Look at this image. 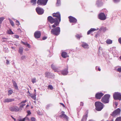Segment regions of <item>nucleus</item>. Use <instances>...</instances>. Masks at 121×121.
<instances>
[{"label":"nucleus","mask_w":121,"mask_h":121,"mask_svg":"<svg viewBox=\"0 0 121 121\" xmlns=\"http://www.w3.org/2000/svg\"><path fill=\"white\" fill-rule=\"evenodd\" d=\"M7 33L8 34L10 35H12L14 34L11 30H8Z\"/></svg>","instance_id":"2f4dec72"},{"label":"nucleus","mask_w":121,"mask_h":121,"mask_svg":"<svg viewBox=\"0 0 121 121\" xmlns=\"http://www.w3.org/2000/svg\"><path fill=\"white\" fill-rule=\"evenodd\" d=\"M99 19L102 20H105L106 19V17L105 14L103 13H100L98 15Z\"/></svg>","instance_id":"9b49d317"},{"label":"nucleus","mask_w":121,"mask_h":121,"mask_svg":"<svg viewBox=\"0 0 121 121\" xmlns=\"http://www.w3.org/2000/svg\"><path fill=\"white\" fill-rule=\"evenodd\" d=\"M14 37L15 38L18 39L19 38V36L17 35H14Z\"/></svg>","instance_id":"864d4df0"},{"label":"nucleus","mask_w":121,"mask_h":121,"mask_svg":"<svg viewBox=\"0 0 121 121\" xmlns=\"http://www.w3.org/2000/svg\"><path fill=\"white\" fill-rule=\"evenodd\" d=\"M96 30H97L95 28H91L90 29V30L88 31L87 33V34L89 35L90 34V33H91L92 31H95Z\"/></svg>","instance_id":"4be33fe9"},{"label":"nucleus","mask_w":121,"mask_h":121,"mask_svg":"<svg viewBox=\"0 0 121 121\" xmlns=\"http://www.w3.org/2000/svg\"><path fill=\"white\" fill-rule=\"evenodd\" d=\"M29 106V105L28 104H27L26 106V108H27Z\"/></svg>","instance_id":"680f3d73"},{"label":"nucleus","mask_w":121,"mask_h":121,"mask_svg":"<svg viewBox=\"0 0 121 121\" xmlns=\"http://www.w3.org/2000/svg\"><path fill=\"white\" fill-rule=\"evenodd\" d=\"M80 105L81 106H83V102H81L80 103Z\"/></svg>","instance_id":"4d7b16f0"},{"label":"nucleus","mask_w":121,"mask_h":121,"mask_svg":"<svg viewBox=\"0 0 121 121\" xmlns=\"http://www.w3.org/2000/svg\"><path fill=\"white\" fill-rule=\"evenodd\" d=\"M87 117L88 115L87 114H86L84 115L81 120V121H86Z\"/></svg>","instance_id":"412c9836"},{"label":"nucleus","mask_w":121,"mask_h":121,"mask_svg":"<svg viewBox=\"0 0 121 121\" xmlns=\"http://www.w3.org/2000/svg\"><path fill=\"white\" fill-rule=\"evenodd\" d=\"M41 35V33L39 31H37L34 33L35 38L36 39L39 38Z\"/></svg>","instance_id":"f8f14e48"},{"label":"nucleus","mask_w":121,"mask_h":121,"mask_svg":"<svg viewBox=\"0 0 121 121\" xmlns=\"http://www.w3.org/2000/svg\"><path fill=\"white\" fill-rule=\"evenodd\" d=\"M16 24L18 26H19L20 25V23L18 21L16 20Z\"/></svg>","instance_id":"a18cd8bd"},{"label":"nucleus","mask_w":121,"mask_h":121,"mask_svg":"<svg viewBox=\"0 0 121 121\" xmlns=\"http://www.w3.org/2000/svg\"><path fill=\"white\" fill-rule=\"evenodd\" d=\"M117 71L120 72H121V67H118L117 69Z\"/></svg>","instance_id":"ea45409f"},{"label":"nucleus","mask_w":121,"mask_h":121,"mask_svg":"<svg viewBox=\"0 0 121 121\" xmlns=\"http://www.w3.org/2000/svg\"><path fill=\"white\" fill-rule=\"evenodd\" d=\"M29 95L33 99L35 100L36 99V95L35 94V93L34 94H33L31 93H30Z\"/></svg>","instance_id":"5701e85b"},{"label":"nucleus","mask_w":121,"mask_h":121,"mask_svg":"<svg viewBox=\"0 0 121 121\" xmlns=\"http://www.w3.org/2000/svg\"><path fill=\"white\" fill-rule=\"evenodd\" d=\"M45 77L48 78H52L54 75L52 73L48 72H47L45 73Z\"/></svg>","instance_id":"4468645a"},{"label":"nucleus","mask_w":121,"mask_h":121,"mask_svg":"<svg viewBox=\"0 0 121 121\" xmlns=\"http://www.w3.org/2000/svg\"><path fill=\"white\" fill-rule=\"evenodd\" d=\"M11 117L14 120V121H16V119H15L12 116H11Z\"/></svg>","instance_id":"13d9d810"},{"label":"nucleus","mask_w":121,"mask_h":121,"mask_svg":"<svg viewBox=\"0 0 121 121\" xmlns=\"http://www.w3.org/2000/svg\"><path fill=\"white\" fill-rule=\"evenodd\" d=\"M115 105L116 106H117L118 105V104L117 103H115Z\"/></svg>","instance_id":"e2e57ef3"},{"label":"nucleus","mask_w":121,"mask_h":121,"mask_svg":"<svg viewBox=\"0 0 121 121\" xmlns=\"http://www.w3.org/2000/svg\"><path fill=\"white\" fill-rule=\"evenodd\" d=\"M96 110L98 111H101L103 108L104 104L99 102H96L95 103Z\"/></svg>","instance_id":"7ed1b4c3"},{"label":"nucleus","mask_w":121,"mask_h":121,"mask_svg":"<svg viewBox=\"0 0 121 121\" xmlns=\"http://www.w3.org/2000/svg\"><path fill=\"white\" fill-rule=\"evenodd\" d=\"M6 64L7 65H9V60L7 59L6 60Z\"/></svg>","instance_id":"603ef678"},{"label":"nucleus","mask_w":121,"mask_h":121,"mask_svg":"<svg viewBox=\"0 0 121 121\" xmlns=\"http://www.w3.org/2000/svg\"><path fill=\"white\" fill-rule=\"evenodd\" d=\"M23 118L22 119H20L19 120V121H23Z\"/></svg>","instance_id":"052dcab7"},{"label":"nucleus","mask_w":121,"mask_h":121,"mask_svg":"<svg viewBox=\"0 0 121 121\" xmlns=\"http://www.w3.org/2000/svg\"><path fill=\"white\" fill-rule=\"evenodd\" d=\"M100 30L103 31H105L107 30V28L105 27H102L100 29Z\"/></svg>","instance_id":"72a5a7b5"},{"label":"nucleus","mask_w":121,"mask_h":121,"mask_svg":"<svg viewBox=\"0 0 121 121\" xmlns=\"http://www.w3.org/2000/svg\"><path fill=\"white\" fill-rule=\"evenodd\" d=\"M36 0H31L30 3H32L33 5H35L36 3Z\"/></svg>","instance_id":"7c9ffc66"},{"label":"nucleus","mask_w":121,"mask_h":121,"mask_svg":"<svg viewBox=\"0 0 121 121\" xmlns=\"http://www.w3.org/2000/svg\"><path fill=\"white\" fill-rule=\"evenodd\" d=\"M52 104H49L47 105L46 106V108H48L52 106Z\"/></svg>","instance_id":"4c0bfd02"},{"label":"nucleus","mask_w":121,"mask_h":121,"mask_svg":"<svg viewBox=\"0 0 121 121\" xmlns=\"http://www.w3.org/2000/svg\"><path fill=\"white\" fill-rule=\"evenodd\" d=\"M26 57L25 56L22 55L21 57V59L22 60H24L26 59Z\"/></svg>","instance_id":"58836bf2"},{"label":"nucleus","mask_w":121,"mask_h":121,"mask_svg":"<svg viewBox=\"0 0 121 121\" xmlns=\"http://www.w3.org/2000/svg\"><path fill=\"white\" fill-rule=\"evenodd\" d=\"M112 121H113V120ZM115 121H121V117H117L115 120Z\"/></svg>","instance_id":"f704fd0d"},{"label":"nucleus","mask_w":121,"mask_h":121,"mask_svg":"<svg viewBox=\"0 0 121 121\" xmlns=\"http://www.w3.org/2000/svg\"><path fill=\"white\" fill-rule=\"evenodd\" d=\"M14 100V99L6 98L4 100V103H9L13 101Z\"/></svg>","instance_id":"f3484780"},{"label":"nucleus","mask_w":121,"mask_h":121,"mask_svg":"<svg viewBox=\"0 0 121 121\" xmlns=\"http://www.w3.org/2000/svg\"><path fill=\"white\" fill-rule=\"evenodd\" d=\"M36 10L37 13L39 15H42L44 12V10L43 9L39 7L36 8Z\"/></svg>","instance_id":"9d476101"},{"label":"nucleus","mask_w":121,"mask_h":121,"mask_svg":"<svg viewBox=\"0 0 121 121\" xmlns=\"http://www.w3.org/2000/svg\"><path fill=\"white\" fill-rule=\"evenodd\" d=\"M53 16L55 17L53 18L51 16H49L48 17V21L51 23H54L52 26V28L56 27L58 26L61 21L60 14L59 12L54 13L52 14Z\"/></svg>","instance_id":"f257e3e1"},{"label":"nucleus","mask_w":121,"mask_h":121,"mask_svg":"<svg viewBox=\"0 0 121 121\" xmlns=\"http://www.w3.org/2000/svg\"><path fill=\"white\" fill-rule=\"evenodd\" d=\"M23 50V48L22 47H20L19 48L18 52L21 55L22 54Z\"/></svg>","instance_id":"393cba45"},{"label":"nucleus","mask_w":121,"mask_h":121,"mask_svg":"<svg viewBox=\"0 0 121 121\" xmlns=\"http://www.w3.org/2000/svg\"><path fill=\"white\" fill-rule=\"evenodd\" d=\"M119 58H120V59L121 60V56L120 57H119Z\"/></svg>","instance_id":"338daca9"},{"label":"nucleus","mask_w":121,"mask_h":121,"mask_svg":"<svg viewBox=\"0 0 121 121\" xmlns=\"http://www.w3.org/2000/svg\"><path fill=\"white\" fill-rule=\"evenodd\" d=\"M118 41L119 43L121 44V38H120L118 39Z\"/></svg>","instance_id":"3c124183"},{"label":"nucleus","mask_w":121,"mask_h":121,"mask_svg":"<svg viewBox=\"0 0 121 121\" xmlns=\"http://www.w3.org/2000/svg\"><path fill=\"white\" fill-rule=\"evenodd\" d=\"M51 66L52 68L54 70L55 72H56L57 71V68L55 65H52Z\"/></svg>","instance_id":"b1692460"},{"label":"nucleus","mask_w":121,"mask_h":121,"mask_svg":"<svg viewBox=\"0 0 121 121\" xmlns=\"http://www.w3.org/2000/svg\"><path fill=\"white\" fill-rule=\"evenodd\" d=\"M110 95L109 94L105 95L102 98V102L104 103H107L109 102V99Z\"/></svg>","instance_id":"20e7f679"},{"label":"nucleus","mask_w":121,"mask_h":121,"mask_svg":"<svg viewBox=\"0 0 121 121\" xmlns=\"http://www.w3.org/2000/svg\"><path fill=\"white\" fill-rule=\"evenodd\" d=\"M120 109L118 108L113 112L112 115L113 116H115L119 114L120 113Z\"/></svg>","instance_id":"ddd939ff"},{"label":"nucleus","mask_w":121,"mask_h":121,"mask_svg":"<svg viewBox=\"0 0 121 121\" xmlns=\"http://www.w3.org/2000/svg\"><path fill=\"white\" fill-rule=\"evenodd\" d=\"M48 0H38L37 4L39 5L44 6L46 5Z\"/></svg>","instance_id":"423d86ee"},{"label":"nucleus","mask_w":121,"mask_h":121,"mask_svg":"<svg viewBox=\"0 0 121 121\" xmlns=\"http://www.w3.org/2000/svg\"><path fill=\"white\" fill-rule=\"evenodd\" d=\"M26 105V104H22L21 105L20 107H19V108H23L24 106L25 105Z\"/></svg>","instance_id":"c03bdc74"},{"label":"nucleus","mask_w":121,"mask_h":121,"mask_svg":"<svg viewBox=\"0 0 121 121\" xmlns=\"http://www.w3.org/2000/svg\"><path fill=\"white\" fill-rule=\"evenodd\" d=\"M68 68H67L63 70L58 71V73L60 75H66L68 73Z\"/></svg>","instance_id":"1a4fd4ad"},{"label":"nucleus","mask_w":121,"mask_h":121,"mask_svg":"<svg viewBox=\"0 0 121 121\" xmlns=\"http://www.w3.org/2000/svg\"><path fill=\"white\" fill-rule=\"evenodd\" d=\"M98 1L100 2L101 1V0H99L97 1L96 2V4H98Z\"/></svg>","instance_id":"bf43d9fd"},{"label":"nucleus","mask_w":121,"mask_h":121,"mask_svg":"<svg viewBox=\"0 0 121 121\" xmlns=\"http://www.w3.org/2000/svg\"><path fill=\"white\" fill-rule=\"evenodd\" d=\"M23 119H25V121H30V119L28 117H25L24 118H23Z\"/></svg>","instance_id":"79ce46f5"},{"label":"nucleus","mask_w":121,"mask_h":121,"mask_svg":"<svg viewBox=\"0 0 121 121\" xmlns=\"http://www.w3.org/2000/svg\"><path fill=\"white\" fill-rule=\"evenodd\" d=\"M60 114L59 116L60 118L63 119L67 120L68 117L65 114V112L64 111H62L60 112Z\"/></svg>","instance_id":"0eeeda50"},{"label":"nucleus","mask_w":121,"mask_h":121,"mask_svg":"<svg viewBox=\"0 0 121 121\" xmlns=\"http://www.w3.org/2000/svg\"><path fill=\"white\" fill-rule=\"evenodd\" d=\"M4 17H0V25L2 24V21L4 20Z\"/></svg>","instance_id":"473e14b6"},{"label":"nucleus","mask_w":121,"mask_h":121,"mask_svg":"<svg viewBox=\"0 0 121 121\" xmlns=\"http://www.w3.org/2000/svg\"><path fill=\"white\" fill-rule=\"evenodd\" d=\"M31 120L32 121H36L35 118L34 117H31Z\"/></svg>","instance_id":"49530a36"},{"label":"nucleus","mask_w":121,"mask_h":121,"mask_svg":"<svg viewBox=\"0 0 121 121\" xmlns=\"http://www.w3.org/2000/svg\"><path fill=\"white\" fill-rule=\"evenodd\" d=\"M22 44L26 46H27L28 48H30V46L29 44H28L27 42H24L23 41H22Z\"/></svg>","instance_id":"a878e982"},{"label":"nucleus","mask_w":121,"mask_h":121,"mask_svg":"<svg viewBox=\"0 0 121 121\" xmlns=\"http://www.w3.org/2000/svg\"><path fill=\"white\" fill-rule=\"evenodd\" d=\"M31 82L33 83H34L36 82V78H34L32 79Z\"/></svg>","instance_id":"e433bc0d"},{"label":"nucleus","mask_w":121,"mask_h":121,"mask_svg":"<svg viewBox=\"0 0 121 121\" xmlns=\"http://www.w3.org/2000/svg\"><path fill=\"white\" fill-rule=\"evenodd\" d=\"M8 19L11 25L12 26H14V24L13 22L10 18H9Z\"/></svg>","instance_id":"cd10ccee"},{"label":"nucleus","mask_w":121,"mask_h":121,"mask_svg":"<svg viewBox=\"0 0 121 121\" xmlns=\"http://www.w3.org/2000/svg\"><path fill=\"white\" fill-rule=\"evenodd\" d=\"M27 101V100H25L22 101V102H21L20 103V104H24L26 103Z\"/></svg>","instance_id":"37998d69"},{"label":"nucleus","mask_w":121,"mask_h":121,"mask_svg":"<svg viewBox=\"0 0 121 121\" xmlns=\"http://www.w3.org/2000/svg\"><path fill=\"white\" fill-rule=\"evenodd\" d=\"M61 5L60 0H57L56 5L57 6H59Z\"/></svg>","instance_id":"c85d7f7f"},{"label":"nucleus","mask_w":121,"mask_h":121,"mask_svg":"<svg viewBox=\"0 0 121 121\" xmlns=\"http://www.w3.org/2000/svg\"><path fill=\"white\" fill-rule=\"evenodd\" d=\"M13 92V91L12 90H9L8 91V95H10Z\"/></svg>","instance_id":"c9c22d12"},{"label":"nucleus","mask_w":121,"mask_h":121,"mask_svg":"<svg viewBox=\"0 0 121 121\" xmlns=\"http://www.w3.org/2000/svg\"><path fill=\"white\" fill-rule=\"evenodd\" d=\"M12 82H13V86L14 87L15 89L17 90H18V88L17 86V83L15 82L14 80H12Z\"/></svg>","instance_id":"6ab92c4d"},{"label":"nucleus","mask_w":121,"mask_h":121,"mask_svg":"<svg viewBox=\"0 0 121 121\" xmlns=\"http://www.w3.org/2000/svg\"><path fill=\"white\" fill-rule=\"evenodd\" d=\"M9 110L12 112H17L19 110V108L17 106H13L9 108Z\"/></svg>","instance_id":"6e6552de"},{"label":"nucleus","mask_w":121,"mask_h":121,"mask_svg":"<svg viewBox=\"0 0 121 121\" xmlns=\"http://www.w3.org/2000/svg\"><path fill=\"white\" fill-rule=\"evenodd\" d=\"M27 113H28V114L27 115V116H28L29 115H30L31 114V112L29 110H28L27 111Z\"/></svg>","instance_id":"de8ad7c7"},{"label":"nucleus","mask_w":121,"mask_h":121,"mask_svg":"<svg viewBox=\"0 0 121 121\" xmlns=\"http://www.w3.org/2000/svg\"><path fill=\"white\" fill-rule=\"evenodd\" d=\"M106 43L108 44H111L112 43V41L109 39H107L106 41Z\"/></svg>","instance_id":"bb28decb"},{"label":"nucleus","mask_w":121,"mask_h":121,"mask_svg":"<svg viewBox=\"0 0 121 121\" xmlns=\"http://www.w3.org/2000/svg\"><path fill=\"white\" fill-rule=\"evenodd\" d=\"M47 37H46L44 36L43 37V38H42V39L43 40H45L46 39H47Z\"/></svg>","instance_id":"6e6d98bb"},{"label":"nucleus","mask_w":121,"mask_h":121,"mask_svg":"<svg viewBox=\"0 0 121 121\" xmlns=\"http://www.w3.org/2000/svg\"><path fill=\"white\" fill-rule=\"evenodd\" d=\"M48 88L50 89L51 90H52L53 89V87L52 85H49L48 86Z\"/></svg>","instance_id":"a19ab883"},{"label":"nucleus","mask_w":121,"mask_h":121,"mask_svg":"<svg viewBox=\"0 0 121 121\" xmlns=\"http://www.w3.org/2000/svg\"><path fill=\"white\" fill-rule=\"evenodd\" d=\"M2 39H7L6 38H4V37H3L2 38Z\"/></svg>","instance_id":"69168bd1"},{"label":"nucleus","mask_w":121,"mask_h":121,"mask_svg":"<svg viewBox=\"0 0 121 121\" xmlns=\"http://www.w3.org/2000/svg\"><path fill=\"white\" fill-rule=\"evenodd\" d=\"M60 104L61 105H62V106L63 107H64V108H65V105H64V104L62 103H60Z\"/></svg>","instance_id":"5fc2aeb1"},{"label":"nucleus","mask_w":121,"mask_h":121,"mask_svg":"<svg viewBox=\"0 0 121 121\" xmlns=\"http://www.w3.org/2000/svg\"><path fill=\"white\" fill-rule=\"evenodd\" d=\"M69 21L70 22L76 23L77 21V20L74 17L71 16H70L69 17Z\"/></svg>","instance_id":"2eb2a0df"},{"label":"nucleus","mask_w":121,"mask_h":121,"mask_svg":"<svg viewBox=\"0 0 121 121\" xmlns=\"http://www.w3.org/2000/svg\"><path fill=\"white\" fill-rule=\"evenodd\" d=\"M104 94L102 93H98L95 95V98L98 99H100Z\"/></svg>","instance_id":"dca6fc26"},{"label":"nucleus","mask_w":121,"mask_h":121,"mask_svg":"<svg viewBox=\"0 0 121 121\" xmlns=\"http://www.w3.org/2000/svg\"><path fill=\"white\" fill-rule=\"evenodd\" d=\"M11 48H12V49H15V48H14V47H11Z\"/></svg>","instance_id":"0e129e2a"},{"label":"nucleus","mask_w":121,"mask_h":121,"mask_svg":"<svg viewBox=\"0 0 121 121\" xmlns=\"http://www.w3.org/2000/svg\"><path fill=\"white\" fill-rule=\"evenodd\" d=\"M14 45H16V46H17L18 45V44H16V43L15 44H14Z\"/></svg>","instance_id":"774afa93"},{"label":"nucleus","mask_w":121,"mask_h":121,"mask_svg":"<svg viewBox=\"0 0 121 121\" xmlns=\"http://www.w3.org/2000/svg\"><path fill=\"white\" fill-rule=\"evenodd\" d=\"M75 37L76 38L78 39H80V38L82 37V35L81 34H77L76 35Z\"/></svg>","instance_id":"c756f323"},{"label":"nucleus","mask_w":121,"mask_h":121,"mask_svg":"<svg viewBox=\"0 0 121 121\" xmlns=\"http://www.w3.org/2000/svg\"><path fill=\"white\" fill-rule=\"evenodd\" d=\"M113 1L114 2L116 3L119 2L120 0H113Z\"/></svg>","instance_id":"09e8293b"},{"label":"nucleus","mask_w":121,"mask_h":121,"mask_svg":"<svg viewBox=\"0 0 121 121\" xmlns=\"http://www.w3.org/2000/svg\"><path fill=\"white\" fill-rule=\"evenodd\" d=\"M61 55L62 57L64 58L67 57V54L65 52H62Z\"/></svg>","instance_id":"aec40b11"},{"label":"nucleus","mask_w":121,"mask_h":121,"mask_svg":"<svg viewBox=\"0 0 121 121\" xmlns=\"http://www.w3.org/2000/svg\"><path fill=\"white\" fill-rule=\"evenodd\" d=\"M113 98L115 100H121V94L118 92H115L113 94Z\"/></svg>","instance_id":"39448f33"},{"label":"nucleus","mask_w":121,"mask_h":121,"mask_svg":"<svg viewBox=\"0 0 121 121\" xmlns=\"http://www.w3.org/2000/svg\"><path fill=\"white\" fill-rule=\"evenodd\" d=\"M52 29L51 32L52 34L56 36H58L60 34V28L59 27H57Z\"/></svg>","instance_id":"f03ea898"},{"label":"nucleus","mask_w":121,"mask_h":121,"mask_svg":"<svg viewBox=\"0 0 121 121\" xmlns=\"http://www.w3.org/2000/svg\"><path fill=\"white\" fill-rule=\"evenodd\" d=\"M97 66L96 67V69L97 70V69L98 71H100L101 70L100 69L99 67H98V68H97Z\"/></svg>","instance_id":"8fccbe9b"},{"label":"nucleus","mask_w":121,"mask_h":121,"mask_svg":"<svg viewBox=\"0 0 121 121\" xmlns=\"http://www.w3.org/2000/svg\"><path fill=\"white\" fill-rule=\"evenodd\" d=\"M81 45L85 49H87L89 48V45L84 42H82Z\"/></svg>","instance_id":"a211bd4d"}]
</instances>
